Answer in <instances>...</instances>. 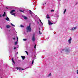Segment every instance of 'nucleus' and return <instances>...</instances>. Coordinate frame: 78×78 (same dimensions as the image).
Masks as SVG:
<instances>
[{
    "instance_id": "nucleus-45",
    "label": "nucleus",
    "mask_w": 78,
    "mask_h": 78,
    "mask_svg": "<svg viewBox=\"0 0 78 78\" xmlns=\"http://www.w3.org/2000/svg\"><path fill=\"white\" fill-rule=\"evenodd\" d=\"M15 32L16 33H17V32H16V31H15Z\"/></svg>"
},
{
    "instance_id": "nucleus-31",
    "label": "nucleus",
    "mask_w": 78,
    "mask_h": 78,
    "mask_svg": "<svg viewBox=\"0 0 78 78\" xmlns=\"http://www.w3.org/2000/svg\"><path fill=\"white\" fill-rule=\"evenodd\" d=\"M25 52H26V53L27 55H28V52H27V51H25Z\"/></svg>"
},
{
    "instance_id": "nucleus-13",
    "label": "nucleus",
    "mask_w": 78,
    "mask_h": 78,
    "mask_svg": "<svg viewBox=\"0 0 78 78\" xmlns=\"http://www.w3.org/2000/svg\"><path fill=\"white\" fill-rule=\"evenodd\" d=\"M6 27L7 28H11V26L9 25H7Z\"/></svg>"
},
{
    "instance_id": "nucleus-6",
    "label": "nucleus",
    "mask_w": 78,
    "mask_h": 78,
    "mask_svg": "<svg viewBox=\"0 0 78 78\" xmlns=\"http://www.w3.org/2000/svg\"><path fill=\"white\" fill-rule=\"evenodd\" d=\"M76 29V27H73V28L70 29L71 31H74V30H75Z\"/></svg>"
},
{
    "instance_id": "nucleus-43",
    "label": "nucleus",
    "mask_w": 78,
    "mask_h": 78,
    "mask_svg": "<svg viewBox=\"0 0 78 78\" xmlns=\"http://www.w3.org/2000/svg\"><path fill=\"white\" fill-rule=\"evenodd\" d=\"M6 9H8V7H6Z\"/></svg>"
},
{
    "instance_id": "nucleus-8",
    "label": "nucleus",
    "mask_w": 78,
    "mask_h": 78,
    "mask_svg": "<svg viewBox=\"0 0 78 78\" xmlns=\"http://www.w3.org/2000/svg\"><path fill=\"white\" fill-rule=\"evenodd\" d=\"M48 23L49 25H53V23L50 21V20H48Z\"/></svg>"
},
{
    "instance_id": "nucleus-22",
    "label": "nucleus",
    "mask_w": 78,
    "mask_h": 78,
    "mask_svg": "<svg viewBox=\"0 0 78 78\" xmlns=\"http://www.w3.org/2000/svg\"><path fill=\"white\" fill-rule=\"evenodd\" d=\"M66 9H65V10H64V12H63V14H65V13H66Z\"/></svg>"
},
{
    "instance_id": "nucleus-19",
    "label": "nucleus",
    "mask_w": 78,
    "mask_h": 78,
    "mask_svg": "<svg viewBox=\"0 0 78 78\" xmlns=\"http://www.w3.org/2000/svg\"><path fill=\"white\" fill-rule=\"evenodd\" d=\"M12 62L14 63V64H15V62H14V59H13V58H12Z\"/></svg>"
},
{
    "instance_id": "nucleus-32",
    "label": "nucleus",
    "mask_w": 78,
    "mask_h": 78,
    "mask_svg": "<svg viewBox=\"0 0 78 78\" xmlns=\"http://www.w3.org/2000/svg\"><path fill=\"white\" fill-rule=\"evenodd\" d=\"M51 12H54V10H51Z\"/></svg>"
},
{
    "instance_id": "nucleus-44",
    "label": "nucleus",
    "mask_w": 78,
    "mask_h": 78,
    "mask_svg": "<svg viewBox=\"0 0 78 78\" xmlns=\"http://www.w3.org/2000/svg\"><path fill=\"white\" fill-rule=\"evenodd\" d=\"M41 24H43V23H42V22H41Z\"/></svg>"
},
{
    "instance_id": "nucleus-36",
    "label": "nucleus",
    "mask_w": 78,
    "mask_h": 78,
    "mask_svg": "<svg viewBox=\"0 0 78 78\" xmlns=\"http://www.w3.org/2000/svg\"><path fill=\"white\" fill-rule=\"evenodd\" d=\"M56 23V22H54L53 23L54 24H55V23Z\"/></svg>"
},
{
    "instance_id": "nucleus-50",
    "label": "nucleus",
    "mask_w": 78,
    "mask_h": 78,
    "mask_svg": "<svg viewBox=\"0 0 78 78\" xmlns=\"http://www.w3.org/2000/svg\"><path fill=\"white\" fill-rule=\"evenodd\" d=\"M9 31H10V30H9Z\"/></svg>"
},
{
    "instance_id": "nucleus-21",
    "label": "nucleus",
    "mask_w": 78,
    "mask_h": 78,
    "mask_svg": "<svg viewBox=\"0 0 78 78\" xmlns=\"http://www.w3.org/2000/svg\"><path fill=\"white\" fill-rule=\"evenodd\" d=\"M17 41L15 42V45H17Z\"/></svg>"
},
{
    "instance_id": "nucleus-26",
    "label": "nucleus",
    "mask_w": 78,
    "mask_h": 78,
    "mask_svg": "<svg viewBox=\"0 0 78 78\" xmlns=\"http://www.w3.org/2000/svg\"><path fill=\"white\" fill-rule=\"evenodd\" d=\"M20 27H21L22 28H23V27H24V26H23L22 25H20Z\"/></svg>"
},
{
    "instance_id": "nucleus-46",
    "label": "nucleus",
    "mask_w": 78,
    "mask_h": 78,
    "mask_svg": "<svg viewBox=\"0 0 78 78\" xmlns=\"http://www.w3.org/2000/svg\"><path fill=\"white\" fill-rule=\"evenodd\" d=\"M17 54H18V52H17L16 53V55H17Z\"/></svg>"
},
{
    "instance_id": "nucleus-33",
    "label": "nucleus",
    "mask_w": 78,
    "mask_h": 78,
    "mask_svg": "<svg viewBox=\"0 0 78 78\" xmlns=\"http://www.w3.org/2000/svg\"><path fill=\"white\" fill-rule=\"evenodd\" d=\"M50 30H53V28H50Z\"/></svg>"
},
{
    "instance_id": "nucleus-5",
    "label": "nucleus",
    "mask_w": 78,
    "mask_h": 78,
    "mask_svg": "<svg viewBox=\"0 0 78 78\" xmlns=\"http://www.w3.org/2000/svg\"><path fill=\"white\" fill-rule=\"evenodd\" d=\"M32 41L33 42H34L36 41V38H35V34H34L32 37Z\"/></svg>"
},
{
    "instance_id": "nucleus-24",
    "label": "nucleus",
    "mask_w": 78,
    "mask_h": 78,
    "mask_svg": "<svg viewBox=\"0 0 78 78\" xmlns=\"http://www.w3.org/2000/svg\"><path fill=\"white\" fill-rule=\"evenodd\" d=\"M51 3H54V1L53 0H51Z\"/></svg>"
},
{
    "instance_id": "nucleus-41",
    "label": "nucleus",
    "mask_w": 78,
    "mask_h": 78,
    "mask_svg": "<svg viewBox=\"0 0 78 78\" xmlns=\"http://www.w3.org/2000/svg\"><path fill=\"white\" fill-rule=\"evenodd\" d=\"M49 39V37H48L46 39V40H48Z\"/></svg>"
},
{
    "instance_id": "nucleus-15",
    "label": "nucleus",
    "mask_w": 78,
    "mask_h": 78,
    "mask_svg": "<svg viewBox=\"0 0 78 78\" xmlns=\"http://www.w3.org/2000/svg\"><path fill=\"white\" fill-rule=\"evenodd\" d=\"M46 3H47L45 2H44L43 3V6H45V5H46Z\"/></svg>"
},
{
    "instance_id": "nucleus-7",
    "label": "nucleus",
    "mask_w": 78,
    "mask_h": 78,
    "mask_svg": "<svg viewBox=\"0 0 78 78\" xmlns=\"http://www.w3.org/2000/svg\"><path fill=\"white\" fill-rule=\"evenodd\" d=\"M16 68L17 70H19L20 71L21 70H24V69L16 67Z\"/></svg>"
},
{
    "instance_id": "nucleus-17",
    "label": "nucleus",
    "mask_w": 78,
    "mask_h": 78,
    "mask_svg": "<svg viewBox=\"0 0 78 78\" xmlns=\"http://www.w3.org/2000/svg\"><path fill=\"white\" fill-rule=\"evenodd\" d=\"M4 14L2 15L3 17H5V16H6V13L5 12H4Z\"/></svg>"
},
{
    "instance_id": "nucleus-52",
    "label": "nucleus",
    "mask_w": 78,
    "mask_h": 78,
    "mask_svg": "<svg viewBox=\"0 0 78 78\" xmlns=\"http://www.w3.org/2000/svg\"><path fill=\"white\" fill-rule=\"evenodd\" d=\"M1 28H2V27H1Z\"/></svg>"
},
{
    "instance_id": "nucleus-1",
    "label": "nucleus",
    "mask_w": 78,
    "mask_h": 78,
    "mask_svg": "<svg viewBox=\"0 0 78 78\" xmlns=\"http://www.w3.org/2000/svg\"><path fill=\"white\" fill-rule=\"evenodd\" d=\"M64 51L65 53L67 55L70 53V48L69 47H66L64 49H62L61 51V53H62Z\"/></svg>"
},
{
    "instance_id": "nucleus-11",
    "label": "nucleus",
    "mask_w": 78,
    "mask_h": 78,
    "mask_svg": "<svg viewBox=\"0 0 78 78\" xmlns=\"http://www.w3.org/2000/svg\"><path fill=\"white\" fill-rule=\"evenodd\" d=\"M5 20L7 21H9V18H8V16H6V18H5Z\"/></svg>"
},
{
    "instance_id": "nucleus-16",
    "label": "nucleus",
    "mask_w": 78,
    "mask_h": 78,
    "mask_svg": "<svg viewBox=\"0 0 78 78\" xmlns=\"http://www.w3.org/2000/svg\"><path fill=\"white\" fill-rule=\"evenodd\" d=\"M21 58L23 59V60H24V59H25V56H21Z\"/></svg>"
},
{
    "instance_id": "nucleus-27",
    "label": "nucleus",
    "mask_w": 78,
    "mask_h": 78,
    "mask_svg": "<svg viewBox=\"0 0 78 78\" xmlns=\"http://www.w3.org/2000/svg\"><path fill=\"white\" fill-rule=\"evenodd\" d=\"M16 39L17 40V41H19V39L18 38V37L17 36L16 37Z\"/></svg>"
},
{
    "instance_id": "nucleus-12",
    "label": "nucleus",
    "mask_w": 78,
    "mask_h": 78,
    "mask_svg": "<svg viewBox=\"0 0 78 78\" xmlns=\"http://www.w3.org/2000/svg\"><path fill=\"white\" fill-rule=\"evenodd\" d=\"M51 76V73H50L47 76V77H50V76Z\"/></svg>"
},
{
    "instance_id": "nucleus-4",
    "label": "nucleus",
    "mask_w": 78,
    "mask_h": 78,
    "mask_svg": "<svg viewBox=\"0 0 78 78\" xmlns=\"http://www.w3.org/2000/svg\"><path fill=\"white\" fill-rule=\"evenodd\" d=\"M14 12H15V10L13 9L12 10L11 12H10L11 14L13 15V16H14V15H15L16 13H14Z\"/></svg>"
},
{
    "instance_id": "nucleus-28",
    "label": "nucleus",
    "mask_w": 78,
    "mask_h": 78,
    "mask_svg": "<svg viewBox=\"0 0 78 78\" xmlns=\"http://www.w3.org/2000/svg\"><path fill=\"white\" fill-rule=\"evenodd\" d=\"M23 40L24 41H26L27 40L26 39H23Z\"/></svg>"
},
{
    "instance_id": "nucleus-14",
    "label": "nucleus",
    "mask_w": 78,
    "mask_h": 78,
    "mask_svg": "<svg viewBox=\"0 0 78 78\" xmlns=\"http://www.w3.org/2000/svg\"><path fill=\"white\" fill-rule=\"evenodd\" d=\"M34 58H33V59H32V65H33V63H34Z\"/></svg>"
},
{
    "instance_id": "nucleus-37",
    "label": "nucleus",
    "mask_w": 78,
    "mask_h": 78,
    "mask_svg": "<svg viewBox=\"0 0 78 78\" xmlns=\"http://www.w3.org/2000/svg\"><path fill=\"white\" fill-rule=\"evenodd\" d=\"M39 34H41V32L40 31H39Z\"/></svg>"
},
{
    "instance_id": "nucleus-35",
    "label": "nucleus",
    "mask_w": 78,
    "mask_h": 78,
    "mask_svg": "<svg viewBox=\"0 0 78 78\" xmlns=\"http://www.w3.org/2000/svg\"><path fill=\"white\" fill-rule=\"evenodd\" d=\"M76 73H77V74H78V69L77 70Z\"/></svg>"
},
{
    "instance_id": "nucleus-9",
    "label": "nucleus",
    "mask_w": 78,
    "mask_h": 78,
    "mask_svg": "<svg viewBox=\"0 0 78 78\" xmlns=\"http://www.w3.org/2000/svg\"><path fill=\"white\" fill-rule=\"evenodd\" d=\"M72 40V38L71 37H70V38L68 40V42L69 44H70L71 43V41Z\"/></svg>"
},
{
    "instance_id": "nucleus-38",
    "label": "nucleus",
    "mask_w": 78,
    "mask_h": 78,
    "mask_svg": "<svg viewBox=\"0 0 78 78\" xmlns=\"http://www.w3.org/2000/svg\"><path fill=\"white\" fill-rule=\"evenodd\" d=\"M13 40H15V39H16V38H13Z\"/></svg>"
},
{
    "instance_id": "nucleus-3",
    "label": "nucleus",
    "mask_w": 78,
    "mask_h": 78,
    "mask_svg": "<svg viewBox=\"0 0 78 78\" xmlns=\"http://www.w3.org/2000/svg\"><path fill=\"white\" fill-rule=\"evenodd\" d=\"M27 29V33H28V31L29 32H31V25L30 24L29 26H27L26 28Z\"/></svg>"
},
{
    "instance_id": "nucleus-2",
    "label": "nucleus",
    "mask_w": 78,
    "mask_h": 78,
    "mask_svg": "<svg viewBox=\"0 0 78 78\" xmlns=\"http://www.w3.org/2000/svg\"><path fill=\"white\" fill-rule=\"evenodd\" d=\"M0 78H6V75L5 73V71L1 68L0 69Z\"/></svg>"
},
{
    "instance_id": "nucleus-47",
    "label": "nucleus",
    "mask_w": 78,
    "mask_h": 78,
    "mask_svg": "<svg viewBox=\"0 0 78 78\" xmlns=\"http://www.w3.org/2000/svg\"><path fill=\"white\" fill-rule=\"evenodd\" d=\"M14 16H15V17H16V15H14Z\"/></svg>"
},
{
    "instance_id": "nucleus-23",
    "label": "nucleus",
    "mask_w": 78,
    "mask_h": 78,
    "mask_svg": "<svg viewBox=\"0 0 78 78\" xmlns=\"http://www.w3.org/2000/svg\"><path fill=\"white\" fill-rule=\"evenodd\" d=\"M20 12H23V13H24V11H23V10H20Z\"/></svg>"
},
{
    "instance_id": "nucleus-40",
    "label": "nucleus",
    "mask_w": 78,
    "mask_h": 78,
    "mask_svg": "<svg viewBox=\"0 0 78 78\" xmlns=\"http://www.w3.org/2000/svg\"><path fill=\"white\" fill-rule=\"evenodd\" d=\"M0 17H2V14H1L0 15Z\"/></svg>"
},
{
    "instance_id": "nucleus-18",
    "label": "nucleus",
    "mask_w": 78,
    "mask_h": 78,
    "mask_svg": "<svg viewBox=\"0 0 78 78\" xmlns=\"http://www.w3.org/2000/svg\"><path fill=\"white\" fill-rule=\"evenodd\" d=\"M46 18L47 19H50V17H49V15H47V16H46Z\"/></svg>"
},
{
    "instance_id": "nucleus-49",
    "label": "nucleus",
    "mask_w": 78,
    "mask_h": 78,
    "mask_svg": "<svg viewBox=\"0 0 78 78\" xmlns=\"http://www.w3.org/2000/svg\"><path fill=\"white\" fill-rule=\"evenodd\" d=\"M34 57H36V55H35Z\"/></svg>"
},
{
    "instance_id": "nucleus-20",
    "label": "nucleus",
    "mask_w": 78,
    "mask_h": 78,
    "mask_svg": "<svg viewBox=\"0 0 78 78\" xmlns=\"http://www.w3.org/2000/svg\"><path fill=\"white\" fill-rule=\"evenodd\" d=\"M29 13L31 15H32V12H31V10H30L29 11Z\"/></svg>"
},
{
    "instance_id": "nucleus-25",
    "label": "nucleus",
    "mask_w": 78,
    "mask_h": 78,
    "mask_svg": "<svg viewBox=\"0 0 78 78\" xmlns=\"http://www.w3.org/2000/svg\"><path fill=\"white\" fill-rule=\"evenodd\" d=\"M11 24L12 25V26H13V27H15V25L12 24V23H11Z\"/></svg>"
},
{
    "instance_id": "nucleus-10",
    "label": "nucleus",
    "mask_w": 78,
    "mask_h": 78,
    "mask_svg": "<svg viewBox=\"0 0 78 78\" xmlns=\"http://www.w3.org/2000/svg\"><path fill=\"white\" fill-rule=\"evenodd\" d=\"M23 17L24 19H25V20H27V19H28V18L27 16H23Z\"/></svg>"
},
{
    "instance_id": "nucleus-34",
    "label": "nucleus",
    "mask_w": 78,
    "mask_h": 78,
    "mask_svg": "<svg viewBox=\"0 0 78 78\" xmlns=\"http://www.w3.org/2000/svg\"><path fill=\"white\" fill-rule=\"evenodd\" d=\"M39 22L41 23V22H42L41 21V20L39 19Z\"/></svg>"
},
{
    "instance_id": "nucleus-39",
    "label": "nucleus",
    "mask_w": 78,
    "mask_h": 78,
    "mask_svg": "<svg viewBox=\"0 0 78 78\" xmlns=\"http://www.w3.org/2000/svg\"><path fill=\"white\" fill-rule=\"evenodd\" d=\"M14 50H15V49H16V48L15 47H14Z\"/></svg>"
},
{
    "instance_id": "nucleus-29",
    "label": "nucleus",
    "mask_w": 78,
    "mask_h": 78,
    "mask_svg": "<svg viewBox=\"0 0 78 78\" xmlns=\"http://www.w3.org/2000/svg\"><path fill=\"white\" fill-rule=\"evenodd\" d=\"M78 2H77L76 3V4H75V5H78Z\"/></svg>"
},
{
    "instance_id": "nucleus-42",
    "label": "nucleus",
    "mask_w": 78,
    "mask_h": 78,
    "mask_svg": "<svg viewBox=\"0 0 78 78\" xmlns=\"http://www.w3.org/2000/svg\"><path fill=\"white\" fill-rule=\"evenodd\" d=\"M28 68H29V67H27L26 68V69H28Z\"/></svg>"
},
{
    "instance_id": "nucleus-30",
    "label": "nucleus",
    "mask_w": 78,
    "mask_h": 78,
    "mask_svg": "<svg viewBox=\"0 0 78 78\" xmlns=\"http://www.w3.org/2000/svg\"><path fill=\"white\" fill-rule=\"evenodd\" d=\"M36 44H35V45L34 46V48H36Z\"/></svg>"
},
{
    "instance_id": "nucleus-51",
    "label": "nucleus",
    "mask_w": 78,
    "mask_h": 78,
    "mask_svg": "<svg viewBox=\"0 0 78 78\" xmlns=\"http://www.w3.org/2000/svg\"><path fill=\"white\" fill-rule=\"evenodd\" d=\"M39 30H40V28H39Z\"/></svg>"
},
{
    "instance_id": "nucleus-48",
    "label": "nucleus",
    "mask_w": 78,
    "mask_h": 78,
    "mask_svg": "<svg viewBox=\"0 0 78 78\" xmlns=\"http://www.w3.org/2000/svg\"><path fill=\"white\" fill-rule=\"evenodd\" d=\"M57 17H59V16L58 15V16H57Z\"/></svg>"
}]
</instances>
